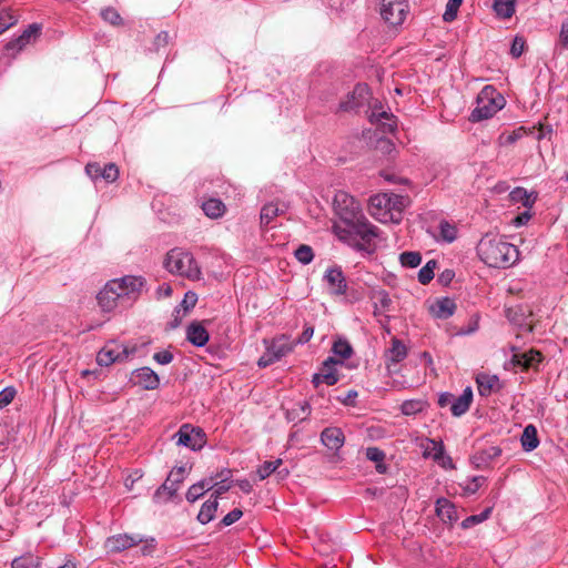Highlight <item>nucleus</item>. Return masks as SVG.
<instances>
[{
    "label": "nucleus",
    "mask_w": 568,
    "mask_h": 568,
    "mask_svg": "<svg viewBox=\"0 0 568 568\" xmlns=\"http://www.w3.org/2000/svg\"><path fill=\"white\" fill-rule=\"evenodd\" d=\"M334 207L336 214L347 225L348 232L363 241L359 248L368 253L374 252L378 229L364 215L361 203L348 193L338 191L334 196Z\"/></svg>",
    "instance_id": "1"
},
{
    "label": "nucleus",
    "mask_w": 568,
    "mask_h": 568,
    "mask_svg": "<svg viewBox=\"0 0 568 568\" xmlns=\"http://www.w3.org/2000/svg\"><path fill=\"white\" fill-rule=\"evenodd\" d=\"M145 285L142 276L126 275L109 281L97 296L103 312L131 306L141 295Z\"/></svg>",
    "instance_id": "2"
},
{
    "label": "nucleus",
    "mask_w": 568,
    "mask_h": 568,
    "mask_svg": "<svg viewBox=\"0 0 568 568\" xmlns=\"http://www.w3.org/2000/svg\"><path fill=\"white\" fill-rule=\"evenodd\" d=\"M480 260L490 267L506 268L519 258L518 248L497 235H485L477 245Z\"/></svg>",
    "instance_id": "3"
},
{
    "label": "nucleus",
    "mask_w": 568,
    "mask_h": 568,
    "mask_svg": "<svg viewBox=\"0 0 568 568\" xmlns=\"http://www.w3.org/2000/svg\"><path fill=\"white\" fill-rule=\"evenodd\" d=\"M408 196L394 193H378L369 199V214L382 223H399L405 207L408 205Z\"/></svg>",
    "instance_id": "4"
},
{
    "label": "nucleus",
    "mask_w": 568,
    "mask_h": 568,
    "mask_svg": "<svg viewBox=\"0 0 568 568\" xmlns=\"http://www.w3.org/2000/svg\"><path fill=\"white\" fill-rule=\"evenodd\" d=\"M164 267L172 274L197 281L201 277V268L193 254L180 247L168 252Z\"/></svg>",
    "instance_id": "5"
},
{
    "label": "nucleus",
    "mask_w": 568,
    "mask_h": 568,
    "mask_svg": "<svg viewBox=\"0 0 568 568\" xmlns=\"http://www.w3.org/2000/svg\"><path fill=\"white\" fill-rule=\"evenodd\" d=\"M504 105V97L493 85H486L477 95L476 106L473 110L469 120L478 122L489 119L501 110Z\"/></svg>",
    "instance_id": "6"
},
{
    "label": "nucleus",
    "mask_w": 568,
    "mask_h": 568,
    "mask_svg": "<svg viewBox=\"0 0 568 568\" xmlns=\"http://www.w3.org/2000/svg\"><path fill=\"white\" fill-rule=\"evenodd\" d=\"M382 19L392 27L400 26L409 11L408 0H378Z\"/></svg>",
    "instance_id": "7"
},
{
    "label": "nucleus",
    "mask_w": 568,
    "mask_h": 568,
    "mask_svg": "<svg viewBox=\"0 0 568 568\" xmlns=\"http://www.w3.org/2000/svg\"><path fill=\"white\" fill-rule=\"evenodd\" d=\"M136 349L135 345L129 346L110 342L98 353L97 362L100 366H109L115 362H124L128 361Z\"/></svg>",
    "instance_id": "8"
},
{
    "label": "nucleus",
    "mask_w": 568,
    "mask_h": 568,
    "mask_svg": "<svg viewBox=\"0 0 568 568\" xmlns=\"http://www.w3.org/2000/svg\"><path fill=\"white\" fill-rule=\"evenodd\" d=\"M187 474L185 466L173 468L166 480L155 490L153 500L158 504L169 501L178 491L180 484L184 480Z\"/></svg>",
    "instance_id": "9"
},
{
    "label": "nucleus",
    "mask_w": 568,
    "mask_h": 568,
    "mask_svg": "<svg viewBox=\"0 0 568 568\" xmlns=\"http://www.w3.org/2000/svg\"><path fill=\"white\" fill-rule=\"evenodd\" d=\"M176 444L192 450H200L206 443V435L200 427L183 424L174 435Z\"/></svg>",
    "instance_id": "10"
},
{
    "label": "nucleus",
    "mask_w": 568,
    "mask_h": 568,
    "mask_svg": "<svg viewBox=\"0 0 568 568\" xmlns=\"http://www.w3.org/2000/svg\"><path fill=\"white\" fill-rule=\"evenodd\" d=\"M408 351L406 345L398 339L393 337L390 341V347L385 351V365L389 374L397 372V365L407 357Z\"/></svg>",
    "instance_id": "11"
},
{
    "label": "nucleus",
    "mask_w": 568,
    "mask_h": 568,
    "mask_svg": "<svg viewBox=\"0 0 568 568\" xmlns=\"http://www.w3.org/2000/svg\"><path fill=\"white\" fill-rule=\"evenodd\" d=\"M369 89L366 84H357L339 104L342 111H354L364 105L369 99Z\"/></svg>",
    "instance_id": "12"
},
{
    "label": "nucleus",
    "mask_w": 568,
    "mask_h": 568,
    "mask_svg": "<svg viewBox=\"0 0 568 568\" xmlns=\"http://www.w3.org/2000/svg\"><path fill=\"white\" fill-rule=\"evenodd\" d=\"M338 362L334 357H328L321 368L320 373L313 375V384L315 387H318L321 384H326L332 386L338 382V375L334 365Z\"/></svg>",
    "instance_id": "13"
},
{
    "label": "nucleus",
    "mask_w": 568,
    "mask_h": 568,
    "mask_svg": "<svg viewBox=\"0 0 568 568\" xmlns=\"http://www.w3.org/2000/svg\"><path fill=\"white\" fill-rule=\"evenodd\" d=\"M131 382L144 389H155L159 387L160 378L150 367H141L132 372Z\"/></svg>",
    "instance_id": "14"
},
{
    "label": "nucleus",
    "mask_w": 568,
    "mask_h": 568,
    "mask_svg": "<svg viewBox=\"0 0 568 568\" xmlns=\"http://www.w3.org/2000/svg\"><path fill=\"white\" fill-rule=\"evenodd\" d=\"M141 541L142 539L139 538L138 536L119 534L111 536L105 540V548L110 552H121L128 548L138 545Z\"/></svg>",
    "instance_id": "15"
},
{
    "label": "nucleus",
    "mask_w": 568,
    "mask_h": 568,
    "mask_svg": "<svg viewBox=\"0 0 568 568\" xmlns=\"http://www.w3.org/2000/svg\"><path fill=\"white\" fill-rule=\"evenodd\" d=\"M325 281L334 295H344L347 290L345 276L339 267H331L325 272Z\"/></svg>",
    "instance_id": "16"
},
{
    "label": "nucleus",
    "mask_w": 568,
    "mask_h": 568,
    "mask_svg": "<svg viewBox=\"0 0 568 568\" xmlns=\"http://www.w3.org/2000/svg\"><path fill=\"white\" fill-rule=\"evenodd\" d=\"M322 443L331 450H337L344 445V434L338 427H327L321 434Z\"/></svg>",
    "instance_id": "17"
},
{
    "label": "nucleus",
    "mask_w": 568,
    "mask_h": 568,
    "mask_svg": "<svg viewBox=\"0 0 568 568\" xmlns=\"http://www.w3.org/2000/svg\"><path fill=\"white\" fill-rule=\"evenodd\" d=\"M417 446L423 452L424 458H432L433 460L438 459V455L442 454L445 446L443 442H437L428 437H420L416 439Z\"/></svg>",
    "instance_id": "18"
},
{
    "label": "nucleus",
    "mask_w": 568,
    "mask_h": 568,
    "mask_svg": "<svg viewBox=\"0 0 568 568\" xmlns=\"http://www.w3.org/2000/svg\"><path fill=\"white\" fill-rule=\"evenodd\" d=\"M294 343L290 342L288 337L285 335H281L275 337L271 344L267 346L270 354L273 355V358L277 361L291 353L294 348Z\"/></svg>",
    "instance_id": "19"
},
{
    "label": "nucleus",
    "mask_w": 568,
    "mask_h": 568,
    "mask_svg": "<svg viewBox=\"0 0 568 568\" xmlns=\"http://www.w3.org/2000/svg\"><path fill=\"white\" fill-rule=\"evenodd\" d=\"M186 338L194 346L202 347L209 341V333L200 323H192L186 328Z\"/></svg>",
    "instance_id": "20"
},
{
    "label": "nucleus",
    "mask_w": 568,
    "mask_h": 568,
    "mask_svg": "<svg viewBox=\"0 0 568 568\" xmlns=\"http://www.w3.org/2000/svg\"><path fill=\"white\" fill-rule=\"evenodd\" d=\"M436 513L437 516L444 521L448 524H454L457 521L458 516L455 506L446 498H438L436 501Z\"/></svg>",
    "instance_id": "21"
},
{
    "label": "nucleus",
    "mask_w": 568,
    "mask_h": 568,
    "mask_svg": "<svg viewBox=\"0 0 568 568\" xmlns=\"http://www.w3.org/2000/svg\"><path fill=\"white\" fill-rule=\"evenodd\" d=\"M473 400V390L470 387H466L460 396L455 398L453 396V403L450 406L452 414L454 416H462L468 409Z\"/></svg>",
    "instance_id": "22"
},
{
    "label": "nucleus",
    "mask_w": 568,
    "mask_h": 568,
    "mask_svg": "<svg viewBox=\"0 0 568 568\" xmlns=\"http://www.w3.org/2000/svg\"><path fill=\"white\" fill-rule=\"evenodd\" d=\"M371 121L379 125L384 133H392L396 128L394 115L386 111L374 110L371 114Z\"/></svg>",
    "instance_id": "23"
},
{
    "label": "nucleus",
    "mask_w": 568,
    "mask_h": 568,
    "mask_svg": "<svg viewBox=\"0 0 568 568\" xmlns=\"http://www.w3.org/2000/svg\"><path fill=\"white\" fill-rule=\"evenodd\" d=\"M476 382L481 396H488L499 387V378L496 375L481 373L477 375Z\"/></svg>",
    "instance_id": "24"
},
{
    "label": "nucleus",
    "mask_w": 568,
    "mask_h": 568,
    "mask_svg": "<svg viewBox=\"0 0 568 568\" xmlns=\"http://www.w3.org/2000/svg\"><path fill=\"white\" fill-rule=\"evenodd\" d=\"M541 353L534 349H530L529 352L515 354L513 357L515 364L521 366L525 369L536 367L541 362Z\"/></svg>",
    "instance_id": "25"
},
{
    "label": "nucleus",
    "mask_w": 568,
    "mask_h": 568,
    "mask_svg": "<svg viewBox=\"0 0 568 568\" xmlns=\"http://www.w3.org/2000/svg\"><path fill=\"white\" fill-rule=\"evenodd\" d=\"M456 310V304L453 300L445 297L442 300H438L434 305L430 307L432 314L437 318H448L450 317Z\"/></svg>",
    "instance_id": "26"
},
{
    "label": "nucleus",
    "mask_w": 568,
    "mask_h": 568,
    "mask_svg": "<svg viewBox=\"0 0 568 568\" xmlns=\"http://www.w3.org/2000/svg\"><path fill=\"white\" fill-rule=\"evenodd\" d=\"M204 214L210 219H220L226 211L225 204L215 197L207 199L202 203Z\"/></svg>",
    "instance_id": "27"
},
{
    "label": "nucleus",
    "mask_w": 568,
    "mask_h": 568,
    "mask_svg": "<svg viewBox=\"0 0 568 568\" xmlns=\"http://www.w3.org/2000/svg\"><path fill=\"white\" fill-rule=\"evenodd\" d=\"M213 488V477L204 478L196 484H193L186 493V499L190 503L196 501L206 490Z\"/></svg>",
    "instance_id": "28"
},
{
    "label": "nucleus",
    "mask_w": 568,
    "mask_h": 568,
    "mask_svg": "<svg viewBox=\"0 0 568 568\" xmlns=\"http://www.w3.org/2000/svg\"><path fill=\"white\" fill-rule=\"evenodd\" d=\"M42 558L28 551L22 556L16 557L11 562V568H40Z\"/></svg>",
    "instance_id": "29"
},
{
    "label": "nucleus",
    "mask_w": 568,
    "mask_h": 568,
    "mask_svg": "<svg viewBox=\"0 0 568 568\" xmlns=\"http://www.w3.org/2000/svg\"><path fill=\"white\" fill-rule=\"evenodd\" d=\"M520 442L523 449L525 452H531L538 447L539 439L537 435V429L534 425H527L524 428Z\"/></svg>",
    "instance_id": "30"
},
{
    "label": "nucleus",
    "mask_w": 568,
    "mask_h": 568,
    "mask_svg": "<svg viewBox=\"0 0 568 568\" xmlns=\"http://www.w3.org/2000/svg\"><path fill=\"white\" fill-rule=\"evenodd\" d=\"M219 503L216 498L207 499L201 507L200 513L197 515V520L205 525L212 521L215 517V513L217 510Z\"/></svg>",
    "instance_id": "31"
},
{
    "label": "nucleus",
    "mask_w": 568,
    "mask_h": 568,
    "mask_svg": "<svg viewBox=\"0 0 568 568\" xmlns=\"http://www.w3.org/2000/svg\"><path fill=\"white\" fill-rule=\"evenodd\" d=\"M372 298L374 300V314L381 315L389 311L392 300L388 293L384 290L375 291Z\"/></svg>",
    "instance_id": "32"
},
{
    "label": "nucleus",
    "mask_w": 568,
    "mask_h": 568,
    "mask_svg": "<svg viewBox=\"0 0 568 568\" xmlns=\"http://www.w3.org/2000/svg\"><path fill=\"white\" fill-rule=\"evenodd\" d=\"M494 11L497 17L501 19H509L515 13V0H495L493 4Z\"/></svg>",
    "instance_id": "33"
},
{
    "label": "nucleus",
    "mask_w": 568,
    "mask_h": 568,
    "mask_svg": "<svg viewBox=\"0 0 568 568\" xmlns=\"http://www.w3.org/2000/svg\"><path fill=\"white\" fill-rule=\"evenodd\" d=\"M510 199L513 202L521 203L525 207L531 209L536 196H532L531 193H528L527 190L523 187H516L510 192Z\"/></svg>",
    "instance_id": "34"
},
{
    "label": "nucleus",
    "mask_w": 568,
    "mask_h": 568,
    "mask_svg": "<svg viewBox=\"0 0 568 568\" xmlns=\"http://www.w3.org/2000/svg\"><path fill=\"white\" fill-rule=\"evenodd\" d=\"M281 210L277 204L268 203L265 204L261 210V224L267 227L272 221L280 214Z\"/></svg>",
    "instance_id": "35"
},
{
    "label": "nucleus",
    "mask_w": 568,
    "mask_h": 568,
    "mask_svg": "<svg viewBox=\"0 0 568 568\" xmlns=\"http://www.w3.org/2000/svg\"><path fill=\"white\" fill-rule=\"evenodd\" d=\"M426 403L420 399H408L405 400L400 410L406 416L416 415L425 409Z\"/></svg>",
    "instance_id": "36"
},
{
    "label": "nucleus",
    "mask_w": 568,
    "mask_h": 568,
    "mask_svg": "<svg viewBox=\"0 0 568 568\" xmlns=\"http://www.w3.org/2000/svg\"><path fill=\"white\" fill-rule=\"evenodd\" d=\"M332 351L335 355L339 356L342 361L349 358L353 354V348L349 343L342 338L334 342Z\"/></svg>",
    "instance_id": "37"
},
{
    "label": "nucleus",
    "mask_w": 568,
    "mask_h": 568,
    "mask_svg": "<svg viewBox=\"0 0 568 568\" xmlns=\"http://www.w3.org/2000/svg\"><path fill=\"white\" fill-rule=\"evenodd\" d=\"M486 483V477L484 476H475L470 479H467L465 483L460 484L463 493L465 495L475 494L484 484Z\"/></svg>",
    "instance_id": "38"
},
{
    "label": "nucleus",
    "mask_w": 568,
    "mask_h": 568,
    "mask_svg": "<svg viewBox=\"0 0 568 568\" xmlns=\"http://www.w3.org/2000/svg\"><path fill=\"white\" fill-rule=\"evenodd\" d=\"M439 236L443 241L447 243L454 242L457 237L456 226L448 223L447 221H442L439 223Z\"/></svg>",
    "instance_id": "39"
},
{
    "label": "nucleus",
    "mask_w": 568,
    "mask_h": 568,
    "mask_svg": "<svg viewBox=\"0 0 568 568\" xmlns=\"http://www.w3.org/2000/svg\"><path fill=\"white\" fill-rule=\"evenodd\" d=\"M366 457L377 464L376 469L378 473L385 471V466L382 464L385 459V453L382 449L377 447H368L366 449Z\"/></svg>",
    "instance_id": "40"
},
{
    "label": "nucleus",
    "mask_w": 568,
    "mask_h": 568,
    "mask_svg": "<svg viewBox=\"0 0 568 568\" xmlns=\"http://www.w3.org/2000/svg\"><path fill=\"white\" fill-rule=\"evenodd\" d=\"M282 465V459H276L273 462H264L257 469V476L260 480L267 478L271 474L275 473L278 467Z\"/></svg>",
    "instance_id": "41"
},
{
    "label": "nucleus",
    "mask_w": 568,
    "mask_h": 568,
    "mask_svg": "<svg viewBox=\"0 0 568 568\" xmlns=\"http://www.w3.org/2000/svg\"><path fill=\"white\" fill-rule=\"evenodd\" d=\"M436 261L430 260L418 272V281L422 284H427L434 278V271L436 268Z\"/></svg>",
    "instance_id": "42"
},
{
    "label": "nucleus",
    "mask_w": 568,
    "mask_h": 568,
    "mask_svg": "<svg viewBox=\"0 0 568 568\" xmlns=\"http://www.w3.org/2000/svg\"><path fill=\"white\" fill-rule=\"evenodd\" d=\"M399 261L403 266L417 267L422 262V256L418 252H404L399 255Z\"/></svg>",
    "instance_id": "43"
},
{
    "label": "nucleus",
    "mask_w": 568,
    "mask_h": 568,
    "mask_svg": "<svg viewBox=\"0 0 568 568\" xmlns=\"http://www.w3.org/2000/svg\"><path fill=\"white\" fill-rule=\"evenodd\" d=\"M296 260L302 264H310L314 258V253L311 246L302 244L300 245L294 253Z\"/></svg>",
    "instance_id": "44"
},
{
    "label": "nucleus",
    "mask_w": 568,
    "mask_h": 568,
    "mask_svg": "<svg viewBox=\"0 0 568 568\" xmlns=\"http://www.w3.org/2000/svg\"><path fill=\"white\" fill-rule=\"evenodd\" d=\"M18 18L9 10L0 11V34L13 27Z\"/></svg>",
    "instance_id": "45"
},
{
    "label": "nucleus",
    "mask_w": 568,
    "mask_h": 568,
    "mask_svg": "<svg viewBox=\"0 0 568 568\" xmlns=\"http://www.w3.org/2000/svg\"><path fill=\"white\" fill-rule=\"evenodd\" d=\"M500 454L501 449L499 447L490 446L480 452L477 456H475V459L478 460V463H489L495 458L499 457Z\"/></svg>",
    "instance_id": "46"
},
{
    "label": "nucleus",
    "mask_w": 568,
    "mask_h": 568,
    "mask_svg": "<svg viewBox=\"0 0 568 568\" xmlns=\"http://www.w3.org/2000/svg\"><path fill=\"white\" fill-rule=\"evenodd\" d=\"M298 409L301 410V413H297L295 408L288 410L287 418L292 422H297L304 420L310 415L311 407L306 402L301 403L298 405Z\"/></svg>",
    "instance_id": "47"
},
{
    "label": "nucleus",
    "mask_w": 568,
    "mask_h": 568,
    "mask_svg": "<svg viewBox=\"0 0 568 568\" xmlns=\"http://www.w3.org/2000/svg\"><path fill=\"white\" fill-rule=\"evenodd\" d=\"M462 2L463 0H448L446 4V10L443 14L444 21L452 22L453 20L456 19Z\"/></svg>",
    "instance_id": "48"
},
{
    "label": "nucleus",
    "mask_w": 568,
    "mask_h": 568,
    "mask_svg": "<svg viewBox=\"0 0 568 568\" xmlns=\"http://www.w3.org/2000/svg\"><path fill=\"white\" fill-rule=\"evenodd\" d=\"M101 17L105 22H109L112 26H121L122 18L119 12L114 8H105L101 11Z\"/></svg>",
    "instance_id": "49"
},
{
    "label": "nucleus",
    "mask_w": 568,
    "mask_h": 568,
    "mask_svg": "<svg viewBox=\"0 0 568 568\" xmlns=\"http://www.w3.org/2000/svg\"><path fill=\"white\" fill-rule=\"evenodd\" d=\"M223 474H224V471L221 473V477L223 476ZM225 474H226V476H229L230 470H225ZM226 479H227V477L222 478L221 481H219V483L213 479V488L212 489H214V493L212 495V498H216V500H217L222 494L226 493L231 488V486L229 484H226Z\"/></svg>",
    "instance_id": "50"
},
{
    "label": "nucleus",
    "mask_w": 568,
    "mask_h": 568,
    "mask_svg": "<svg viewBox=\"0 0 568 568\" xmlns=\"http://www.w3.org/2000/svg\"><path fill=\"white\" fill-rule=\"evenodd\" d=\"M17 390L12 386H8L0 392V410L7 407L14 399Z\"/></svg>",
    "instance_id": "51"
},
{
    "label": "nucleus",
    "mask_w": 568,
    "mask_h": 568,
    "mask_svg": "<svg viewBox=\"0 0 568 568\" xmlns=\"http://www.w3.org/2000/svg\"><path fill=\"white\" fill-rule=\"evenodd\" d=\"M490 511L491 510L489 508H487L479 515H473V516L467 517L462 523L463 528H469L476 524H479V523L486 520L489 517Z\"/></svg>",
    "instance_id": "52"
},
{
    "label": "nucleus",
    "mask_w": 568,
    "mask_h": 568,
    "mask_svg": "<svg viewBox=\"0 0 568 568\" xmlns=\"http://www.w3.org/2000/svg\"><path fill=\"white\" fill-rule=\"evenodd\" d=\"M40 33V26L37 23L30 24L19 37L20 41H24L30 43L31 40H34Z\"/></svg>",
    "instance_id": "53"
},
{
    "label": "nucleus",
    "mask_w": 568,
    "mask_h": 568,
    "mask_svg": "<svg viewBox=\"0 0 568 568\" xmlns=\"http://www.w3.org/2000/svg\"><path fill=\"white\" fill-rule=\"evenodd\" d=\"M118 176L119 170L115 164L110 163L102 169L101 178H103L106 182H114Z\"/></svg>",
    "instance_id": "54"
},
{
    "label": "nucleus",
    "mask_w": 568,
    "mask_h": 568,
    "mask_svg": "<svg viewBox=\"0 0 568 568\" xmlns=\"http://www.w3.org/2000/svg\"><path fill=\"white\" fill-rule=\"evenodd\" d=\"M525 50V40L521 37H516L511 43L510 53L514 58H519Z\"/></svg>",
    "instance_id": "55"
},
{
    "label": "nucleus",
    "mask_w": 568,
    "mask_h": 568,
    "mask_svg": "<svg viewBox=\"0 0 568 568\" xmlns=\"http://www.w3.org/2000/svg\"><path fill=\"white\" fill-rule=\"evenodd\" d=\"M434 462L444 469H455L456 467L452 457L445 453V449L438 455V459Z\"/></svg>",
    "instance_id": "56"
},
{
    "label": "nucleus",
    "mask_w": 568,
    "mask_h": 568,
    "mask_svg": "<svg viewBox=\"0 0 568 568\" xmlns=\"http://www.w3.org/2000/svg\"><path fill=\"white\" fill-rule=\"evenodd\" d=\"M434 462L444 469H455L456 467L452 457L445 453V449L438 455V459Z\"/></svg>",
    "instance_id": "57"
},
{
    "label": "nucleus",
    "mask_w": 568,
    "mask_h": 568,
    "mask_svg": "<svg viewBox=\"0 0 568 568\" xmlns=\"http://www.w3.org/2000/svg\"><path fill=\"white\" fill-rule=\"evenodd\" d=\"M525 134V130L524 128H518L516 130H514L511 133H509L508 135H503L500 139L503 140L501 143L504 144H513L515 143L517 140L521 139Z\"/></svg>",
    "instance_id": "58"
},
{
    "label": "nucleus",
    "mask_w": 568,
    "mask_h": 568,
    "mask_svg": "<svg viewBox=\"0 0 568 568\" xmlns=\"http://www.w3.org/2000/svg\"><path fill=\"white\" fill-rule=\"evenodd\" d=\"M242 515H243L242 510L239 508H235L232 511H230L229 514H226L223 517L221 523L224 526H231L232 524L236 523L242 517Z\"/></svg>",
    "instance_id": "59"
},
{
    "label": "nucleus",
    "mask_w": 568,
    "mask_h": 568,
    "mask_svg": "<svg viewBox=\"0 0 568 568\" xmlns=\"http://www.w3.org/2000/svg\"><path fill=\"white\" fill-rule=\"evenodd\" d=\"M197 302V296L193 292H186L184 295V298L181 302V307L184 308V311H189L195 306Z\"/></svg>",
    "instance_id": "60"
},
{
    "label": "nucleus",
    "mask_w": 568,
    "mask_h": 568,
    "mask_svg": "<svg viewBox=\"0 0 568 568\" xmlns=\"http://www.w3.org/2000/svg\"><path fill=\"white\" fill-rule=\"evenodd\" d=\"M153 358L156 363L161 364V365H166V364H170L173 359V355L171 352L169 351H162V352H158L153 355Z\"/></svg>",
    "instance_id": "61"
},
{
    "label": "nucleus",
    "mask_w": 568,
    "mask_h": 568,
    "mask_svg": "<svg viewBox=\"0 0 568 568\" xmlns=\"http://www.w3.org/2000/svg\"><path fill=\"white\" fill-rule=\"evenodd\" d=\"M532 214L530 212V209L526 210L525 212L518 214L514 220H513V224L515 226H523L525 225L530 219H531Z\"/></svg>",
    "instance_id": "62"
},
{
    "label": "nucleus",
    "mask_w": 568,
    "mask_h": 568,
    "mask_svg": "<svg viewBox=\"0 0 568 568\" xmlns=\"http://www.w3.org/2000/svg\"><path fill=\"white\" fill-rule=\"evenodd\" d=\"M85 172L92 179H98L101 176L102 169L98 163H89L85 166Z\"/></svg>",
    "instance_id": "63"
},
{
    "label": "nucleus",
    "mask_w": 568,
    "mask_h": 568,
    "mask_svg": "<svg viewBox=\"0 0 568 568\" xmlns=\"http://www.w3.org/2000/svg\"><path fill=\"white\" fill-rule=\"evenodd\" d=\"M313 334L314 328L312 326L305 327L301 336L295 342H293L294 345L307 343L312 338Z\"/></svg>",
    "instance_id": "64"
}]
</instances>
